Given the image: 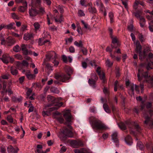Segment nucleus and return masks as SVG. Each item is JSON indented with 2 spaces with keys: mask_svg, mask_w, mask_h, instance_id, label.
I'll use <instances>...</instances> for the list:
<instances>
[{
  "mask_svg": "<svg viewBox=\"0 0 153 153\" xmlns=\"http://www.w3.org/2000/svg\"><path fill=\"white\" fill-rule=\"evenodd\" d=\"M70 78L69 76L64 74H62L60 77V80L62 82H65L66 80L69 79Z\"/></svg>",
  "mask_w": 153,
  "mask_h": 153,
  "instance_id": "a878e982",
  "label": "nucleus"
},
{
  "mask_svg": "<svg viewBox=\"0 0 153 153\" xmlns=\"http://www.w3.org/2000/svg\"><path fill=\"white\" fill-rule=\"evenodd\" d=\"M98 6L99 7L100 10L103 11L105 10L104 7L103 6V4L102 3H100L98 5Z\"/></svg>",
  "mask_w": 153,
  "mask_h": 153,
  "instance_id": "3c124183",
  "label": "nucleus"
},
{
  "mask_svg": "<svg viewBox=\"0 0 153 153\" xmlns=\"http://www.w3.org/2000/svg\"><path fill=\"white\" fill-rule=\"evenodd\" d=\"M22 72L25 73L27 77L29 79H33L36 76L34 74H31L30 71L29 70H27L26 71L25 70H23Z\"/></svg>",
  "mask_w": 153,
  "mask_h": 153,
  "instance_id": "f8f14e48",
  "label": "nucleus"
},
{
  "mask_svg": "<svg viewBox=\"0 0 153 153\" xmlns=\"http://www.w3.org/2000/svg\"><path fill=\"white\" fill-rule=\"evenodd\" d=\"M66 71L68 76H70L72 73V70L70 67L66 68Z\"/></svg>",
  "mask_w": 153,
  "mask_h": 153,
  "instance_id": "4c0bfd02",
  "label": "nucleus"
},
{
  "mask_svg": "<svg viewBox=\"0 0 153 153\" xmlns=\"http://www.w3.org/2000/svg\"><path fill=\"white\" fill-rule=\"evenodd\" d=\"M134 44L136 46L135 52L136 53H139L140 59H142L145 58L147 55V53L146 52V49H144L143 52H141L142 46L140 44L139 42L138 41L134 42Z\"/></svg>",
  "mask_w": 153,
  "mask_h": 153,
  "instance_id": "423d86ee",
  "label": "nucleus"
},
{
  "mask_svg": "<svg viewBox=\"0 0 153 153\" xmlns=\"http://www.w3.org/2000/svg\"><path fill=\"white\" fill-rule=\"evenodd\" d=\"M43 37L39 39L38 41V43L39 45H43L45 44L48 43V44H49L50 43V41L48 40H44V38L46 37L45 36H43Z\"/></svg>",
  "mask_w": 153,
  "mask_h": 153,
  "instance_id": "f3484780",
  "label": "nucleus"
},
{
  "mask_svg": "<svg viewBox=\"0 0 153 153\" xmlns=\"http://www.w3.org/2000/svg\"><path fill=\"white\" fill-rule=\"evenodd\" d=\"M123 4L124 5L125 7L127 9V3L126 1L124 0V1L122 0Z\"/></svg>",
  "mask_w": 153,
  "mask_h": 153,
  "instance_id": "69168bd1",
  "label": "nucleus"
},
{
  "mask_svg": "<svg viewBox=\"0 0 153 153\" xmlns=\"http://www.w3.org/2000/svg\"><path fill=\"white\" fill-rule=\"evenodd\" d=\"M119 69L118 67H117L116 68V75L117 77H119L120 76V73L119 71Z\"/></svg>",
  "mask_w": 153,
  "mask_h": 153,
  "instance_id": "0e129e2a",
  "label": "nucleus"
},
{
  "mask_svg": "<svg viewBox=\"0 0 153 153\" xmlns=\"http://www.w3.org/2000/svg\"><path fill=\"white\" fill-rule=\"evenodd\" d=\"M47 100L50 104L47 105L45 106V108H48L52 105H54L58 107L62 106L63 104L62 102H57V100L54 97L48 95L47 97Z\"/></svg>",
  "mask_w": 153,
  "mask_h": 153,
  "instance_id": "39448f33",
  "label": "nucleus"
},
{
  "mask_svg": "<svg viewBox=\"0 0 153 153\" xmlns=\"http://www.w3.org/2000/svg\"><path fill=\"white\" fill-rule=\"evenodd\" d=\"M151 107L152 104L150 102H147L146 104L142 103L141 105V110L143 112V116L146 119V120L144 121V123L147 125L149 126L150 125H153L152 121L150 118V117L152 114V111H149L146 112V111L151 108Z\"/></svg>",
  "mask_w": 153,
  "mask_h": 153,
  "instance_id": "7ed1b4c3",
  "label": "nucleus"
},
{
  "mask_svg": "<svg viewBox=\"0 0 153 153\" xmlns=\"http://www.w3.org/2000/svg\"><path fill=\"white\" fill-rule=\"evenodd\" d=\"M78 16L79 17L84 16L85 14L83 10H78Z\"/></svg>",
  "mask_w": 153,
  "mask_h": 153,
  "instance_id": "c03bdc74",
  "label": "nucleus"
},
{
  "mask_svg": "<svg viewBox=\"0 0 153 153\" xmlns=\"http://www.w3.org/2000/svg\"><path fill=\"white\" fill-rule=\"evenodd\" d=\"M125 141L126 144L129 146L131 145L132 143V139L129 136H128L125 138Z\"/></svg>",
  "mask_w": 153,
  "mask_h": 153,
  "instance_id": "393cba45",
  "label": "nucleus"
},
{
  "mask_svg": "<svg viewBox=\"0 0 153 153\" xmlns=\"http://www.w3.org/2000/svg\"><path fill=\"white\" fill-rule=\"evenodd\" d=\"M134 128L136 129V131L138 132H139L141 130L140 128L137 124H135L134 125Z\"/></svg>",
  "mask_w": 153,
  "mask_h": 153,
  "instance_id": "603ef678",
  "label": "nucleus"
},
{
  "mask_svg": "<svg viewBox=\"0 0 153 153\" xmlns=\"http://www.w3.org/2000/svg\"><path fill=\"white\" fill-rule=\"evenodd\" d=\"M138 37L139 39L141 42H143L145 40V37L142 35V34H139Z\"/></svg>",
  "mask_w": 153,
  "mask_h": 153,
  "instance_id": "49530a36",
  "label": "nucleus"
},
{
  "mask_svg": "<svg viewBox=\"0 0 153 153\" xmlns=\"http://www.w3.org/2000/svg\"><path fill=\"white\" fill-rule=\"evenodd\" d=\"M143 67H146L147 70L152 69L153 68V62L151 61L147 64L145 63L140 65L137 74L138 80L139 81H141L143 78H144L146 79H148L151 80L153 81V76L152 77H151L149 75L148 72H143L142 71L141 68Z\"/></svg>",
  "mask_w": 153,
  "mask_h": 153,
  "instance_id": "f03ea898",
  "label": "nucleus"
},
{
  "mask_svg": "<svg viewBox=\"0 0 153 153\" xmlns=\"http://www.w3.org/2000/svg\"><path fill=\"white\" fill-rule=\"evenodd\" d=\"M33 34L32 33H27L24 35L23 39L25 40H28L33 38Z\"/></svg>",
  "mask_w": 153,
  "mask_h": 153,
  "instance_id": "412c9836",
  "label": "nucleus"
},
{
  "mask_svg": "<svg viewBox=\"0 0 153 153\" xmlns=\"http://www.w3.org/2000/svg\"><path fill=\"white\" fill-rule=\"evenodd\" d=\"M113 63V62H110V60L108 59H107L105 62L106 65L108 67H111L112 66Z\"/></svg>",
  "mask_w": 153,
  "mask_h": 153,
  "instance_id": "473e14b6",
  "label": "nucleus"
},
{
  "mask_svg": "<svg viewBox=\"0 0 153 153\" xmlns=\"http://www.w3.org/2000/svg\"><path fill=\"white\" fill-rule=\"evenodd\" d=\"M7 149L8 153H17L19 150V149L17 147L15 149L11 145L8 146Z\"/></svg>",
  "mask_w": 153,
  "mask_h": 153,
  "instance_id": "ddd939ff",
  "label": "nucleus"
},
{
  "mask_svg": "<svg viewBox=\"0 0 153 153\" xmlns=\"http://www.w3.org/2000/svg\"><path fill=\"white\" fill-rule=\"evenodd\" d=\"M103 107L105 111L106 112L108 113H110V110L109 109L108 105L107 104H103Z\"/></svg>",
  "mask_w": 153,
  "mask_h": 153,
  "instance_id": "2f4dec72",
  "label": "nucleus"
},
{
  "mask_svg": "<svg viewBox=\"0 0 153 153\" xmlns=\"http://www.w3.org/2000/svg\"><path fill=\"white\" fill-rule=\"evenodd\" d=\"M103 92L106 95H108L109 94L108 90L106 88H104L103 90Z\"/></svg>",
  "mask_w": 153,
  "mask_h": 153,
  "instance_id": "5fc2aeb1",
  "label": "nucleus"
},
{
  "mask_svg": "<svg viewBox=\"0 0 153 153\" xmlns=\"http://www.w3.org/2000/svg\"><path fill=\"white\" fill-rule=\"evenodd\" d=\"M73 39L71 36L69 38H67L65 39V41H66V44H71L72 42Z\"/></svg>",
  "mask_w": 153,
  "mask_h": 153,
  "instance_id": "72a5a7b5",
  "label": "nucleus"
},
{
  "mask_svg": "<svg viewBox=\"0 0 153 153\" xmlns=\"http://www.w3.org/2000/svg\"><path fill=\"white\" fill-rule=\"evenodd\" d=\"M74 45L77 47L82 48L83 46L82 42L81 41H79L78 42L76 41L74 42Z\"/></svg>",
  "mask_w": 153,
  "mask_h": 153,
  "instance_id": "e433bc0d",
  "label": "nucleus"
},
{
  "mask_svg": "<svg viewBox=\"0 0 153 153\" xmlns=\"http://www.w3.org/2000/svg\"><path fill=\"white\" fill-rule=\"evenodd\" d=\"M137 147L140 149V150H142L144 148V146L141 142L138 141L137 143Z\"/></svg>",
  "mask_w": 153,
  "mask_h": 153,
  "instance_id": "c9c22d12",
  "label": "nucleus"
},
{
  "mask_svg": "<svg viewBox=\"0 0 153 153\" xmlns=\"http://www.w3.org/2000/svg\"><path fill=\"white\" fill-rule=\"evenodd\" d=\"M22 97L21 96L19 97L18 98H16L14 97L13 98V100L16 102L18 101L20 102L22 101Z\"/></svg>",
  "mask_w": 153,
  "mask_h": 153,
  "instance_id": "09e8293b",
  "label": "nucleus"
},
{
  "mask_svg": "<svg viewBox=\"0 0 153 153\" xmlns=\"http://www.w3.org/2000/svg\"><path fill=\"white\" fill-rule=\"evenodd\" d=\"M16 2L17 3H22L23 4H25V1H26V0H15Z\"/></svg>",
  "mask_w": 153,
  "mask_h": 153,
  "instance_id": "052dcab7",
  "label": "nucleus"
},
{
  "mask_svg": "<svg viewBox=\"0 0 153 153\" xmlns=\"http://www.w3.org/2000/svg\"><path fill=\"white\" fill-rule=\"evenodd\" d=\"M0 149L1 153H5L6 150L4 146H0Z\"/></svg>",
  "mask_w": 153,
  "mask_h": 153,
  "instance_id": "8fccbe9b",
  "label": "nucleus"
},
{
  "mask_svg": "<svg viewBox=\"0 0 153 153\" xmlns=\"http://www.w3.org/2000/svg\"><path fill=\"white\" fill-rule=\"evenodd\" d=\"M15 25L14 23H11L7 26H5V27L8 29H13V25Z\"/></svg>",
  "mask_w": 153,
  "mask_h": 153,
  "instance_id": "37998d69",
  "label": "nucleus"
},
{
  "mask_svg": "<svg viewBox=\"0 0 153 153\" xmlns=\"http://www.w3.org/2000/svg\"><path fill=\"white\" fill-rule=\"evenodd\" d=\"M153 16V11L149 13V15H147V18L149 20H151L150 22L149 23V29L151 32H153V21L151 20Z\"/></svg>",
  "mask_w": 153,
  "mask_h": 153,
  "instance_id": "6e6552de",
  "label": "nucleus"
},
{
  "mask_svg": "<svg viewBox=\"0 0 153 153\" xmlns=\"http://www.w3.org/2000/svg\"><path fill=\"white\" fill-rule=\"evenodd\" d=\"M53 66L52 65L49 63H47L46 65V71L48 72V75H49L51 71H52L53 69L52 68Z\"/></svg>",
  "mask_w": 153,
  "mask_h": 153,
  "instance_id": "b1692460",
  "label": "nucleus"
},
{
  "mask_svg": "<svg viewBox=\"0 0 153 153\" xmlns=\"http://www.w3.org/2000/svg\"><path fill=\"white\" fill-rule=\"evenodd\" d=\"M11 74L13 75H16L18 73L17 70L13 67H12L11 68Z\"/></svg>",
  "mask_w": 153,
  "mask_h": 153,
  "instance_id": "ea45409f",
  "label": "nucleus"
},
{
  "mask_svg": "<svg viewBox=\"0 0 153 153\" xmlns=\"http://www.w3.org/2000/svg\"><path fill=\"white\" fill-rule=\"evenodd\" d=\"M2 61L4 63L7 64L8 62L9 58L8 56H3L2 58H0Z\"/></svg>",
  "mask_w": 153,
  "mask_h": 153,
  "instance_id": "7c9ffc66",
  "label": "nucleus"
},
{
  "mask_svg": "<svg viewBox=\"0 0 153 153\" xmlns=\"http://www.w3.org/2000/svg\"><path fill=\"white\" fill-rule=\"evenodd\" d=\"M28 13L30 17L36 16L38 14V12L36 9L31 8L30 9Z\"/></svg>",
  "mask_w": 153,
  "mask_h": 153,
  "instance_id": "a211bd4d",
  "label": "nucleus"
},
{
  "mask_svg": "<svg viewBox=\"0 0 153 153\" xmlns=\"http://www.w3.org/2000/svg\"><path fill=\"white\" fill-rule=\"evenodd\" d=\"M87 64H90L91 66L94 68H96L97 65L95 64V62L94 60L91 61L86 59V62H82V67L84 69H85L87 67Z\"/></svg>",
  "mask_w": 153,
  "mask_h": 153,
  "instance_id": "0eeeda50",
  "label": "nucleus"
},
{
  "mask_svg": "<svg viewBox=\"0 0 153 153\" xmlns=\"http://www.w3.org/2000/svg\"><path fill=\"white\" fill-rule=\"evenodd\" d=\"M63 116L66 120L65 124L67 126L68 128H66L65 129L61 131V133L64 135L69 137H73V133L72 129V127L71 126V116L69 110L66 111Z\"/></svg>",
  "mask_w": 153,
  "mask_h": 153,
  "instance_id": "f257e3e1",
  "label": "nucleus"
},
{
  "mask_svg": "<svg viewBox=\"0 0 153 153\" xmlns=\"http://www.w3.org/2000/svg\"><path fill=\"white\" fill-rule=\"evenodd\" d=\"M28 65V63L26 61L24 60L23 61L22 63L19 62H17L16 66L18 69H21L22 68L23 66L27 67Z\"/></svg>",
  "mask_w": 153,
  "mask_h": 153,
  "instance_id": "2eb2a0df",
  "label": "nucleus"
},
{
  "mask_svg": "<svg viewBox=\"0 0 153 153\" xmlns=\"http://www.w3.org/2000/svg\"><path fill=\"white\" fill-rule=\"evenodd\" d=\"M130 88L131 89L133 94H134V90L137 91V93H139V91L138 89V87L137 85L131 83Z\"/></svg>",
  "mask_w": 153,
  "mask_h": 153,
  "instance_id": "4be33fe9",
  "label": "nucleus"
},
{
  "mask_svg": "<svg viewBox=\"0 0 153 153\" xmlns=\"http://www.w3.org/2000/svg\"><path fill=\"white\" fill-rule=\"evenodd\" d=\"M108 30L110 34V35L112 39V42L113 44H115V43L117 44V45H118V41L117 39V38L116 37L114 38H113V36H112V32L113 30L111 27H109L108 28Z\"/></svg>",
  "mask_w": 153,
  "mask_h": 153,
  "instance_id": "dca6fc26",
  "label": "nucleus"
},
{
  "mask_svg": "<svg viewBox=\"0 0 153 153\" xmlns=\"http://www.w3.org/2000/svg\"><path fill=\"white\" fill-rule=\"evenodd\" d=\"M46 59L49 61L51 59H56L58 58V56L54 51H51L46 56Z\"/></svg>",
  "mask_w": 153,
  "mask_h": 153,
  "instance_id": "1a4fd4ad",
  "label": "nucleus"
},
{
  "mask_svg": "<svg viewBox=\"0 0 153 153\" xmlns=\"http://www.w3.org/2000/svg\"><path fill=\"white\" fill-rule=\"evenodd\" d=\"M7 120L10 123H12L13 122V119L10 116H8L7 117Z\"/></svg>",
  "mask_w": 153,
  "mask_h": 153,
  "instance_id": "338daca9",
  "label": "nucleus"
},
{
  "mask_svg": "<svg viewBox=\"0 0 153 153\" xmlns=\"http://www.w3.org/2000/svg\"><path fill=\"white\" fill-rule=\"evenodd\" d=\"M49 29L51 31H54L57 30V27L53 26L50 27Z\"/></svg>",
  "mask_w": 153,
  "mask_h": 153,
  "instance_id": "e2e57ef3",
  "label": "nucleus"
},
{
  "mask_svg": "<svg viewBox=\"0 0 153 153\" xmlns=\"http://www.w3.org/2000/svg\"><path fill=\"white\" fill-rule=\"evenodd\" d=\"M50 16L51 17V19H55V21L56 22H59V23H61L63 19V16L62 15H61L60 16L59 18V19H57L56 17H55L53 18V17L52 16V15L51 14L50 15Z\"/></svg>",
  "mask_w": 153,
  "mask_h": 153,
  "instance_id": "c85d7f7f",
  "label": "nucleus"
},
{
  "mask_svg": "<svg viewBox=\"0 0 153 153\" xmlns=\"http://www.w3.org/2000/svg\"><path fill=\"white\" fill-rule=\"evenodd\" d=\"M109 17L110 19L111 23H112L114 22V15L112 12L109 13Z\"/></svg>",
  "mask_w": 153,
  "mask_h": 153,
  "instance_id": "79ce46f5",
  "label": "nucleus"
},
{
  "mask_svg": "<svg viewBox=\"0 0 153 153\" xmlns=\"http://www.w3.org/2000/svg\"><path fill=\"white\" fill-rule=\"evenodd\" d=\"M26 45H22L21 46L22 50L23 51V53L25 55H31L32 54V52L30 51H28L26 49Z\"/></svg>",
  "mask_w": 153,
  "mask_h": 153,
  "instance_id": "6ab92c4d",
  "label": "nucleus"
},
{
  "mask_svg": "<svg viewBox=\"0 0 153 153\" xmlns=\"http://www.w3.org/2000/svg\"><path fill=\"white\" fill-rule=\"evenodd\" d=\"M25 4V6H20L19 8V11L21 12H25L27 8V1H25V4Z\"/></svg>",
  "mask_w": 153,
  "mask_h": 153,
  "instance_id": "cd10ccee",
  "label": "nucleus"
},
{
  "mask_svg": "<svg viewBox=\"0 0 153 153\" xmlns=\"http://www.w3.org/2000/svg\"><path fill=\"white\" fill-rule=\"evenodd\" d=\"M81 22L82 24L83 25L84 27L86 29L88 28V24L87 23L85 22L83 20H82L81 21Z\"/></svg>",
  "mask_w": 153,
  "mask_h": 153,
  "instance_id": "680f3d73",
  "label": "nucleus"
},
{
  "mask_svg": "<svg viewBox=\"0 0 153 153\" xmlns=\"http://www.w3.org/2000/svg\"><path fill=\"white\" fill-rule=\"evenodd\" d=\"M89 12L92 13H95L97 12L96 8L94 7H91L88 9Z\"/></svg>",
  "mask_w": 153,
  "mask_h": 153,
  "instance_id": "a19ab883",
  "label": "nucleus"
},
{
  "mask_svg": "<svg viewBox=\"0 0 153 153\" xmlns=\"http://www.w3.org/2000/svg\"><path fill=\"white\" fill-rule=\"evenodd\" d=\"M93 124V127L94 129H107L108 127L105 124L103 123L100 120H97L94 117H93L91 120Z\"/></svg>",
  "mask_w": 153,
  "mask_h": 153,
  "instance_id": "20e7f679",
  "label": "nucleus"
},
{
  "mask_svg": "<svg viewBox=\"0 0 153 153\" xmlns=\"http://www.w3.org/2000/svg\"><path fill=\"white\" fill-rule=\"evenodd\" d=\"M37 149L36 152V153H43L44 151L42 150L43 148L42 145H37L36 146Z\"/></svg>",
  "mask_w": 153,
  "mask_h": 153,
  "instance_id": "bb28decb",
  "label": "nucleus"
},
{
  "mask_svg": "<svg viewBox=\"0 0 153 153\" xmlns=\"http://www.w3.org/2000/svg\"><path fill=\"white\" fill-rule=\"evenodd\" d=\"M33 26L36 30L38 31L39 30L40 27V25L38 22H35L33 24Z\"/></svg>",
  "mask_w": 153,
  "mask_h": 153,
  "instance_id": "58836bf2",
  "label": "nucleus"
},
{
  "mask_svg": "<svg viewBox=\"0 0 153 153\" xmlns=\"http://www.w3.org/2000/svg\"><path fill=\"white\" fill-rule=\"evenodd\" d=\"M12 16L14 19H19V17L16 14L13 13L12 14Z\"/></svg>",
  "mask_w": 153,
  "mask_h": 153,
  "instance_id": "864d4df0",
  "label": "nucleus"
},
{
  "mask_svg": "<svg viewBox=\"0 0 153 153\" xmlns=\"http://www.w3.org/2000/svg\"><path fill=\"white\" fill-rule=\"evenodd\" d=\"M47 108L45 109V106L44 108V111L42 112V115L44 117L49 116V113L47 111H45V110H47L48 109V108Z\"/></svg>",
  "mask_w": 153,
  "mask_h": 153,
  "instance_id": "a18cd8bd",
  "label": "nucleus"
},
{
  "mask_svg": "<svg viewBox=\"0 0 153 153\" xmlns=\"http://www.w3.org/2000/svg\"><path fill=\"white\" fill-rule=\"evenodd\" d=\"M71 143L72 146L74 148H77L82 145L83 144L82 141L80 140H71Z\"/></svg>",
  "mask_w": 153,
  "mask_h": 153,
  "instance_id": "9b49d317",
  "label": "nucleus"
},
{
  "mask_svg": "<svg viewBox=\"0 0 153 153\" xmlns=\"http://www.w3.org/2000/svg\"><path fill=\"white\" fill-rule=\"evenodd\" d=\"M13 50L15 52H18L21 51V48L19 45H16L13 47Z\"/></svg>",
  "mask_w": 153,
  "mask_h": 153,
  "instance_id": "f704fd0d",
  "label": "nucleus"
},
{
  "mask_svg": "<svg viewBox=\"0 0 153 153\" xmlns=\"http://www.w3.org/2000/svg\"><path fill=\"white\" fill-rule=\"evenodd\" d=\"M117 134V132L114 131L111 135L112 139L114 143H117L118 142Z\"/></svg>",
  "mask_w": 153,
  "mask_h": 153,
  "instance_id": "aec40b11",
  "label": "nucleus"
},
{
  "mask_svg": "<svg viewBox=\"0 0 153 153\" xmlns=\"http://www.w3.org/2000/svg\"><path fill=\"white\" fill-rule=\"evenodd\" d=\"M74 151L75 153H88L89 152L88 150L84 149H75Z\"/></svg>",
  "mask_w": 153,
  "mask_h": 153,
  "instance_id": "5701e85b",
  "label": "nucleus"
},
{
  "mask_svg": "<svg viewBox=\"0 0 153 153\" xmlns=\"http://www.w3.org/2000/svg\"><path fill=\"white\" fill-rule=\"evenodd\" d=\"M29 109L28 111V112L29 113H30V112H32L34 110V107L32 105L31 103L30 102V103L29 105Z\"/></svg>",
  "mask_w": 153,
  "mask_h": 153,
  "instance_id": "de8ad7c7",
  "label": "nucleus"
},
{
  "mask_svg": "<svg viewBox=\"0 0 153 153\" xmlns=\"http://www.w3.org/2000/svg\"><path fill=\"white\" fill-rule=\"evenodd\" d=\"M69 50L70 53H74L75 52V48L73 46H71L69 48Z\"/></svg>",
  "mask_w": 153,
  "mask_h": 153,
  "instance_id": "6e6d98bb",
  "label": "nucleus"
},
{
  "mask_svg": "<svg viewBox=\"0 0 153 153\" xmlns=\"http://www.w3.org/2000/svg\"><path fill=\"white\" fill-rule=\"evenodd\" d=\"M15 57L16 59H18L21 60L22 59V56L18 54L15 55Z\"/></svg>",
  "mask_w": 153,
  "mask_h": 153,
  "instance_id": "bf43d9fd",
  "label": "nucleus"
},
{
  "mask_svg": "<svg viewBox=\"0 0 153 153\" xmlns=\"http://www.w3.org/2000/svg\"><path fill=\"white\" fill-rule=\"evenodd\" d=\"M62 59L64 62L65 63H66L67 62V58L65 55H62Z\"/></svg>",
  "mask_w": 153,
  "mask_h": 153,
  "instance_id": "774afa93",
  "label": "nucleus"
},
{
  "mask_svg": "<svg viewBox=\"0 0 153 153\" xmlns=\"http://www.w3.org/2000/svg\"><path fill=\"white\" fill-rule=\"evenodd\" d=\"M32 90L31 89H29L28 90L26 93L27 97H29L30 95L32 94Z\"/></svg>",
  "mask_w": 153,
  "mask_h": 153,
  "instance_id": "4d7b16f0",
  "label": "nucleus"
},
{
  "mask_svg": "<svg viewBox=\"0 0 153 153\" xmlns=\"http://www.w3.org/2000/svg\"><path fill=\"white\" fill-rule=\"evenodd\" d=\"M96 71L99 76L100 79L104 81L105 78V74L102 71H101V68L99 67H97L96 69Z\"/></svg>",
  "mask_w": 153,
  "mask_h": 153,
  "instance_id": "4468645a",
  "label": "nucleus"
},
{
  "mask_svg": "<svg viewBox=\"0 0 153 153\" xmlns=\"http://www.w3.org/2000/svg\"><path fill=\"white\" fill-rule=\"evenodd\" d=\"M86 2V0H81L80 1V4L82 6L86 7L87 5L85 4Z\"/></svg>",
  "mask_w": 153,
  "mask_h": 153,
  "instance_id": "13d9d810",
  "label": "nucleus"
},
{
  "mask_svg": "<svg viewBox=\"0 0 153 153\" xmlns=\"http://www.w3.org/2000/svg\"><path fill=\"white\" fill-rule=\"evenodd\" d=\"M127 124V123L126 122L125 123H121L118 124V125L119 127L122 130H125L126 129V125Z\"/></svg>",
  "mask_w": 153,
  "mask_h": 153,
  "instance_id": "c756f323",
  "label": "nucleus"
},
{
  "mask_svg": "<svg viewBox=\"0 0 153 153\" xmlns=\"http://www.w3.org/2000/svg\"><path fill=\"white\" fill-rule=\"evenodd\" d=\"M97 77L95 74H93L91 76V79H89L88 82L90 85L93 87H95V80H97Z\"/></svg>",
  "mask_w": 153,
  "mask_h": 153,
  "instance_id": "9d476101",
  "label": "nucleus"
}]
</instances>
